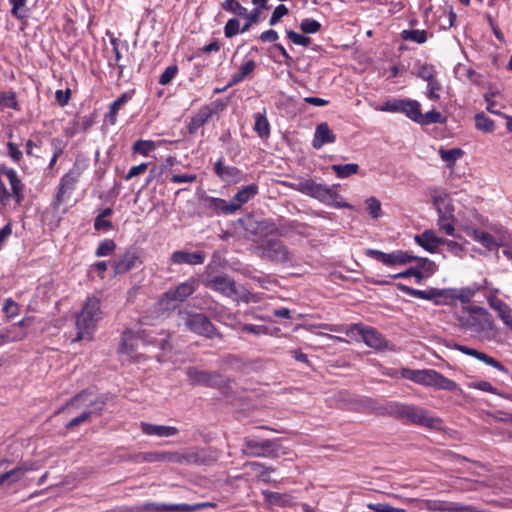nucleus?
<instances>
[{
    "mask_svg": "<svg viewBox=\"0 0 512 512\" xmlns=\"http://www.w3.org/2000/svg\"><path fill=\"white\" fill-rule=\"evenodd\" d=\"M211 204L214 210L226 215L234 214L237 211L232 200L228 203L226 200L221 198H212Z\"/></svg>",
    "mask_w": 512,
    "mask_h": 512,
    "instance_id": "c03bdc74",
    "label": "nucleus"
},
{
    "mask_svg": "<svg viewBox=\"0 0 512 512\" xmlns=\"http://www.w3.org/2000/svg\"><path fill=\"white\" fill-rule=\"evenodd\" d=\"M116 248V244L111 239H105L99 243L95 255L97 257H104L112 254Z\"/></svg>",
    "mask_w": 512,
    "mask_h": 512,
    "instance_id": "864d4df0",
    "label": "nucleus"
},
{
    "mask_svg": "<svg viewBox=\"0 0 512 512\" xmlns=\"http://www.w3.org/2000/svg\"><path fill=\"white\" fill-rule=\"evenodd\" d=\"M160 144V141L138 140L133 144V151L143 156H148L152 151L159 147Z\"/></svg>",
    "mask_w": 512,
    "mask_h": 512,
    "instance_id": "a19ab883",
    "label": "nucleus"
},
{
    "mask_svg": "<svg viewBox=\"0 0 512 512\" xmlns=\"http://www.w3.org/2000/svg\"><path fill=\"white\" fill-rule=\"evenodd\" d=\"M331 169L336 173V176L338 178L344 179L356 174L359 170V165L355 163H349L344 165L333 164L331 166Z\"/></svg>",
    "mask_w": 512,
    "mask_h": 512,
    "instance_id": "ea45409f",
    "label": "nucleus"
},
{
    "mask_svg": "<svg viewBox=\"0 0 512 512\" xmlns=\"http://www.w3.org/2000/svg\"><path fill=\"white\" fill-rule=\"evenodd\" d=\"M122 107L123 106L119 105L116 100L112 102L108 113L105 115V122L109 123L110 125H115L117 122L118 112Z\"/></svg>",
    "mask_w": 512,
    "mask_h": 512,
    "instance_id": "680f3d73",
    "label": "nucleus"
},
{
    "mask_svg": "<svg viewBox=\"0 0 512 512\" xmlns=\"http://www.w3.org/2000/svg\"><path fill=\"white\" fill-rule=\"evenodd\" d=\"M239 33H243L239 19L236 17L229 19L224 26L225 37L232 38Z\"/></svg>",
    "mask_w": 512,
    "mask_h": 512,
    "instance_id": "09e8293b",
    "label": "nucleus"
},
{
    "mask_svg": "<svg viewBox=\"0 0 512 512\" xmlns=\"http://www.w3.org/2000/svg\"><path fill=\"white\" fill-rule=\"evenodd\" d=\"M295 189L305 195L313 197L327 205L336 208H348L350 205L344 201H338L339 194L333 187L316 183L313 180H305L295 184Z\"/></svg>",
    "mask_w": 512,
    "mask_h": 512,
    "instance_id": "423d86ee",
    "label": "nucleus"
},
{
    "mask_svg": "<svg viewBox=\"0 0 512 512\" xmlns=\"http://www.w3.org/2000/svg\"><path fill=\"white\" fill-rule=\"evenodd\" d=\"M138 341H141L144 345H153L165 350L169 344V334L163 330L158 332L155 329H142L137 333L127 330L122 336L120 352L131 355L135 351Z\"/></svg>",
    "mask_w": 512,
    "mask_h": 512,
    "instance_id": "7ed1b4c3",
    "label": "nucleus"
},
{
    "mask_svg": "<svg viewBox=\"0 0 512 512\" xmlns=\"http://www.w3.org/2000/svg\"><path fill=\"white\" fill-rule=\"evenodd\" d=\"M346 335L355 341L362 340L368 347L376 350L389 348L388 341L373 327L353 324L346 330Z\"/></svg>",
    "mask_w": 512,
    "mask_h": 512,
    "instance_id": "9d476101",
    "label": "nucleus"
},
{
    "mask_svg": "<svg viewBox=\"0 0 512 512\" xmlns=\"http://www.w3.org/2000/svg\"><path fill=\"white\" fill-rule=\"evenodd\" d=\"M3 311L9 318H12L18 314L19 307L11 298H8L5 300Z\"/></svg>",
    "mask_w": 512,
    "mask_h": 512,
    "instance_id": "774afa93",
    "label": "nucleus"
},
{
    "mask_svg": "<svg viewBox=\"0 0 512 512\" xmlns=\"http://www.w3.org/2000/svg\"><path fill=\"white\" fill-rule=\"evenodd\" d=\"M4 174L8 178L11 187L10 196H13L17 204H21L24 199V185L18 177L17 172L14 169H6Z\"/></svg>",
    "mask_w": 512,
    "mask_h": 512,
    "instance_id": "cd10ccee",
    "label": "nucleus"
},
{
    "mask_svg": "<svg viewBox=\"0 0 512 512\" xmlns=\"http://www.w3.org/2000/svg\"><path fill=\"white\" fill-rule=\"evenodd\" d=\"M480 289L481 287L477 283L462 288H455V302L459 301L463 305L468 304Z\"/></svg>",
    "mask_w": 512,
    "mask_h": 512,
    "instance_id": "473e14b6",
    "label": "nucleus"
},
{
    "mask_svg": "<svg viewBox=\"0 0 512 512\" xmlns=\"http://www.w3.org/2000/svg\"><path fill=\"white\" fill-rule=\"evenodd\" d=\"M287 14H288V8L283 4L278 5L274 9V11L270 17L269 24L271 26L276 25L280 21V19Z\"/></svg>",
    "mask_w": 512,
    "mask_h": 512,
    "instance_id": "0e129e2a",
    "label": "nucleus"
},
{
    "mask_svg": "<svg viewBox=\"0 0 512 512\" xmlns=\"http://www.w3.org/2000/svg\"><path fill=\"white\" fill-rule=\"evenodd\" d=\"M435 305H455V288H435Z\"/></svg>",
    "mask_w": 512,
    "mask_h": 512,
    "instance_id": "7c9ffc66",
    "label": "nucleus"
},
{
    "mask_svg": "<svg viewBox=\"0 0 512 512\" xmlns=\"http://www.w3.org/2000/svg\"><path fill=\"white\" fill-rule=\"evenodd\" d=\"M23 324L24 320H21L17 324L5 328V331L9 336L10 342L21 341L26 337V332L23 329Z\"/></svg>",
    "mask_w": 512,
    "mask_h": 512,
    "instance_id": "a18cd8bd",
    "label": "nucleus"
},
{
    "mask_svg": "<svg viewBox=\"0 0 512 512\" xmlns=\"http://www.w3.org/2000/svg\"><path fill=\"white\" fill-rule=\"evenodd\" d=\"M140 264L139 256L136 252L127 251L118 260L114 262V273L116 275L124 274Z\"/></svg>",
    "mask_w": 512,
    "mask_h": 512,
    "instance_id": "a878e982",
    "label": "nucleus"
},
{
    "mask_svg": "<svg viewBox=\"0 0 512 512\" xmlns=\"http://www.w3.org/2000/svg\"><path fill=\"white\" fill-rule=\"evenodd\" d=\"M215 174L228 184H237L246 180V176L240 169L230 165H224L222 159H219L214 165Z\"/></svg>",
    "mask_w": 512,
    "mask_h": 512,
    "instance_id": "412c9836",
    "label": "nucleus"
},
{
    "mask_svg": "<svg viewBox=\"0 0 512 512\" xmlns=\"http://www.w3.org/2000/svg\"><path fill=\"white\" fill-rule=\"evenodd\" d=\"M243 453L251 457H271L275 455L274 441L246 438Z\"/></svg>",
    "mask_w": 512,
    "mask_h": 512,
    "instance_id": "f3484780",
    "label": "nucleus"
},
{
    "mask_svg": "<svg viewBox=\"0 0 512 512\" xmlns=\"http://www.w3.org/2000/svg\"><path fill=\"white\" fill-rule=\"evenodd\" d=\"M368 255L389 267L404 266L416 259V256L411 252L403 250L385 253L380 250L371 249L368 251Z\"/></svg>",
    "mask_w": 512,
    "mask_h": 512,
    "instance_id": "4468645a",
    "label": "nucleus"
},
{
    "mask_svg": "<svg viewBox=\"0 0 512 512\" xmlns=\"http://www.w3.org/2000/svg\"><path fill=\"white\" fill-rule=\"evenodd\" d=\"M418 76L426 82L435 79V70L431 65H422L418 70Z\"/></svg>",
    "mask_w": 512,
    "mask_h": 512,
    "instance_id": "338daca9",
    "label": "nucleus"
},
{
    "mask_svg": "<svg viewBox=\"0 0 512 512\" xmlns=\"http://www.w3.org/2000/svg\"><path fill=\"white\" fill-rule=\"evenodd\" d=\"M12 5L11 13L18 19H22L26 16L23 8L26 5L27 0H9Z\"/></svg>",
    "mask_w": 512,
    "mask_h": 512,
    "instance_id": "052dcab7",
    "label": "nucleus"
},
{
    "mask_svg": "<svg viewBox=\"0 0 512 512\" xmlns=\"http://www.w3.org/2000/svg\"><path fill=\"white\" fill-rule=\"evenodd\" d=\"M187 376L192 383L213 385L215 383L216 376L210 372L198 370L196 368H189L187 370Z\"/></svg>",
    "mask_w": 512,
    "mask_h": 512,
    "instance_id": "c756f323",
    "label": "nucleus"
},
{
    "mask_svg": "<svg viewBox=\"0 0 512 512\" xmlns=\"http://www.w3.org/2000/svg\"><path fill=\"white\" fill-rule=\"evenodd\" d=\"M255 67L256 63L253 59L245 60L239 67L238 72L232 75L229 86H233L242 82L249 74L254 71Z\"/></svg>",
    "mask_w": 512,
    "mask_h": 512,
    "instance_id": "2f4dec72",
    "label": "nucleus"
},
{
    "mask_svg": "<svg viewBox=\"0 0 512 512\" xmlns=\"http://www.w3.org/2000/svg\"><path fill=\"white\" fill-rule=\"evenodd\" d=\"M431 199L438 213L437 225L439 231L448 236H454L455 208L450 195L442 189H434L431 192Z\"/></svg>",
    "mask_w": 512,
    "mask_h": 512,
    "instance_id": "39448f33",
    "label": "nucleus"
},
{
    "mask_svg": "<svg viewBox=\"0 0 512 512\" xmlns=\"http://www.w3.org/2000/svg\"><path fill=\"white\" fill-rule=\"evenodd\" d=\"M141 430L145 435L156 436L159 438L173 437L179 433V429L175 426L158 425L148 422H141Z\"/></svg>",
    "mask_w": 512,
    "mask_h": 512,
    "instance_id": "b1692460",
    "label": "nucleus"
},
{
    "mask_svg": "<svg viewBox=\"0 0 512 512\" xmlns=\"http://www.w3.org/2000/svg\"><path fill=\"white\" fill-rule=\"evenodd\" d=\"M454 348L460 352H462L463 354H466V355H469V356H472L476 359H478L479 361H482L484 362L485 364L503 372V373H507V368L502 364L500 363L499 361H497L496 359L488 356L487 354L485 353H482L476 349H473V348H470V347H467V346H464V345H461V344H455L454 345Z\"/></svg>",
    "mask_w": 512,
    "mask_h": 512,
    "instance_id": "5701e85b",
    "label": "nucleus"
},
{
    "mask_svg": "<svg viewBox=\"0 0 512 512\" xmlns=\"http://www.w3.org/2000/svg\"><path fill=\"white\" fill-rule=\"evenodd\" d=\"M488 303L492 309H494L497 312L498 317L503 321L505 318H508V316L512 313V309L510 306L505 303L503 300L495 297L490 296L488 298Z\"/></svg>",
    "mask_w": 512,
    "mask_h": 512,
    "instance_id": "e433bc0d",
    "label": "nucleus"
},
{
    "mask_svg": "<svg viewBox=\"0 0 512 512\" xmlns=\"http://www.w3.org/2000/svg\"><path fill=\"white\" fill-rule=\"evenodd\" d=\"M102 318L99 299L88 298L76 317L77 335L72 339V343L82 340L92 341L97 329V324Z\"/></svg>",
    "mask_w": 512,
    "mask_h": 512,
    "instance_id": "f03ea898",
    "label": "nucleus"
},
{
    "mask_svg": "<svg viewBox=\"0 0 512 512\" xmlns=\"http://www.w3.org/2000/svg\"><path fill=\"white\" fill-rule=\"evenodd\" d=\"M463 312L467 315L458 317L459 325L470 331L477 333L492 330L493 322L491 321L486 309L480 306L464 307Z\"/></svg>",
    "mask_w": 512,
    "mask_h": 512,
    "instance_id": "6e6552de",
    "label": "nucleus"
},
{
    "mask_svg": "<svg viewBox=\"0 0 512 512\" xmlns=\"http://www.w3.org/2000/svg\"><path fill=\"white\" fill-rule=\"evenodd\" d=\"M287 37L291 40L293 44L304 47L308 46L311 42V39L309 37H306L294 31H288Z\"/></svg>",
    "mask_w": 512,
    "mask_h": 512,
    "instance_id": "e2e57ef3",
    "label": "nucleus"
},
{
    "mask_svg": "<svg viewBox=\"0 0 512 512\" xmlns=\"http://www.w3.org/2000/svg\"><path fill=\"white\" fill-rule=\"evenodd\" d=\"M413 261L417 262L415 268H418L419 271L422 272L421 281L424 278L430 277L438 270L437 264L428 258L416 257V259H414Z\"/></svg>",
    "mask_w": 512,
    "mask_h": 512,
    "instance_id": "c9c22d12",
    "label": "nucleus"
},
{
    "mask_svg": "<svg viewBox=\"0 0 512 512\" xmlns=\"http://www.w3.org/2000/svg\"><path fill=\"white\" fill-rule=\"evenodd\" d=\"M261 15L262 12L258 11V9H252L251 11H248L247 15L242 17L245 19V23L242 26V32L249 31L254 24L258 23L260 21Z\"/></svg>",
    "mask_w": 512,
    "mask_h": 512,
    "instance_id": "603ef678",
    "label": "nucleus"
},
{
    "mask_svg": "<svg viewBox=\"0 0 512 512\" xmlns=\"http://www.w3.org/2000/svg\"><path fill=\"white\" fill-rule=\"evenodd\" d=\"M401 38L404 41H410L417 44H423L427 41V32L418 29H406L401 32Z\"/></svg>",
    "mask_w": 512,
    "mask_h": 512,
    "instance_id": "58836bf2",
    "label": "nucleus"
},
{
    "mask_svg": "<svg viewBox=\"0 0 512 512\" xmlns=\"http://www.w3.org/2000/svg\"><path fill=\"white\" fill-rule=\"evenodd\" d=\"M254 130L257 132L259 137L267 138L270 134V125L267 118L260 113L255 114Z\"/></svg>",
    "mask_w": 512,
    "mask_h": 512,
    "instance_id": "37998d69",
    "label": "nucleus"
},
{
    "mask_svg": "<svg viewBox=\"0 0 512 512\" xmlns=\"http://www.w3.org/2000/svg\"><path fill=\"white\" fill-rule=\"evenodd\" d=\"M82 171L83 168L76 163L66 174L62 176L54 202L55 208L60 207L62 203L66 202L71 197Z\"/></svg>",
    "mask_w": 512,
    "mask_h": 512,
    "instance_id": "f8f14e48",
    "label": "nucleus"
},
{
    "mask_svg": "<svg viewBox=\"0 0 512 512\" xmlns=\"http://www.w3.org/2000/svg\"><path fill=\"white\" fill-rule=\"evenodd\" d=\"M185 327L197 334L211 337L214 334V327L209 319L203 314L188 315L185 320Z\"/></svg>",
    "mask_w": 512,
    "mask_h": 512,
    "instance_id": "6ab92c4d",
    "label": "nucleus"
},
{
    "mask_svg": "<svg viewBox=\"0 0 512 512\" xmlns=\"http://www.w3.org/2000/svg\"><path fill=\"white\" fill-rule=\"evenodd\" d=\"M261 256L276 263L292 262L293 256L287 247L279 240H268L261 247Z\"/></svg>",
    "mask_w": 512,
    "mask_h": 512,
    "instance_id": "2eb2a0df",
    "label": "nucleus"
},
{
    "mask_svg": "<svg viewBox=\"0 0 512 512\" xmlns=\"http://www.w3.org/2000/svg\"><path fill=\"white\" fill-rule=\"evenodd\" d=\"M391 412L417 425L434 429L441 427L439 418L431 416L426 410L414 405L395 403L392 405Z\"/></svg>",
    "mask_w": 512,
    "mask_h": 512,
    "instance_id": "0eeeda50",
    "label": "nucleus"
},
{
    "mask_svg": "<svg viewBox=\"0 0 512 512\" xmlns=\"http://www.w3.org/2000/svg\"><path fill=\"white\" fill-rule=\"evenodd\" d=\"M398 289L400 291L406 293L409 296L423 299V300H429L432 302L434 301V296H435V288L434 287L429 288L427 290H418V289L411 288L404 284H398Z\"/></svg>",
    "mask_w": 512,
    "mask_h": 512,
    "instance_id": "f704fd0d",
    "label": "nucleus"
},
{
    "mask_svg": "<svg viewBox=\"0 0 512 512\" xmlns=\"http://www.w3.org/2000/svg\"><path fill=\"white\" fill-rule=\"evenodd\" d=\"M414 241L429 253H435L438 248L445 243V240L439 238L436 233L430 229L415 235Z\"/></svg>",
    "mask_w": 512,
    "mask_h": 512,
    "instance_id": "4be33fe9",
    "label": "nucleus"
},
{
    "mask_svg": "<svg viewBox=\"0 0 512 512\" xmlns=\"http://www.w3.org/2000/svg\"><path fill=\"white\" fill-rule=\"evenodd\" d=\"M439 156L448 168H452L455 163L462 158L464 152L460 148L445 149L441 147L438 151Z\"/></svg>",
    "mask_w": 512,
    "mask_h": 512,
    "instance_id": "72a5a7b5",
    "label": "nucleus"
},
{
    "mask_svg": "<svg viewBox=\"0 0 512 512\" xmlns=\"http://www.w3.org/2000/svg\"><path fill=\"white\" fill-rule=\"evenodd\" d=\"M366 506L374 512H405L404 509L393 507L387 503H368Z\"/></svg>",
    "mask_w": 512,
    "mask_h": 512,
    "instance_id": "13d9d810",
    "label": "nucleus"
},
{
    "mask_svg": "<svg viewBox=\"0 0 512 512\" xmlns=\"http://www.w3.org/2000/svg\"><path fill=\"white\" fill-rule=\"evenodd\" d=\"M257 193L258 186L256 184H250L240 189L231 199L236 210H239L243 204L254 198Z\"/></svg>",
    "mask_w": 512,
    "mask_h": 512,
    "instance_id": "c85d7f7f",
    "label": "nucleus"
},
{
    "mask_svg": "<svg viewBox=\"0 0 512 512\" xmlns=\"http://www.w3.org/2000/svg\"><path fill=\"white\" fill-rule=\"evenodd\" d=\"M400 375L402 378L418 385L432 387L438 390L455 391L458 388V384L455 381L445 377L434 369L402 368Z\"/></svg>",
    "mask_w": 512,
    "mask_h": 512,
    "instance_id": "20e7f679",
    "label": "nucleus"
},
{
    "mask_svg": "<svg viewBox=\"0 0 512 512\" xmlns=\"http://www.w3.org/2000/svg\"><path fill=\"white\" fill-rule=\"evenodd\" d=\"M440 89L441 85L436 79L427 82L426 97L430 100H438L440 98Z\"/></svg>",
    "mask_w": 512,
    "mask_h": 512,
    "instance_id": "bf43d9fd",
    "label": "nucleus"
},
{
    "mask_svg": "<svg viewBox=\"0 0 512 512\" xmlns=\"http://www.w3.org/2000/svg\"><path fill=\"white\" fill-rule=\"evenodd\" d=\"M335 140L336 136L327 123L324 122L317 125L313 139V147L315 149H320L323 145L328 143H334Z\"/></svg>",
    "mask_w": 512,
    "mask_h": 512,
    "instance_id": "bb28decb",
    "label": "nucleus"
},
{
    "mask_svg": "<svg viewBox=\"0 0 512 512\" xmlns=\"http://www.w3.org/2000/svg\"><path fill=\"white\" fill-rule=\"evenodd\" d=\"M463 230L468 236L472 237L474 241L480 243L489 251L505 246L509 241V236L500 226L492 227V233L471 226H465Z\"/></svg>",
    "mask_w": 512,
    "mask_h": 512,
    "instance_id": "1a4fd4ad",
    "label": "nucleus"
},
{
    "mask_svg": "<svg viewBox=\"0 0 512 512\" xmlns=\"http://www.w3.org/2000/svg\"><path fill=\"white\" fill-rule=\"evenodd\" d=\"M367 210L373 219H377L381 216V203L375 197H369L365 201Z\"/></svg>",
    "mask_w": 512,
    "mask_h": 512,
    "instance_id": "5fc2aeb1",
    "label": "nucleus"
},
{
    "mask_svg": "<svg viewBox=\"0 0 512 512\" xmlns=\"http://www.w3.org/2000/svg\"><path fill=\"white\" fill-rule=\"evenodd\" d=\"M178 69L176 66H168L164 72L160 75L159 83L161 85L169 84L172 79L176 76Z\"/></svg>",
    "mask_w": 512,
    "mask_h": 512,
    "instance_id": "69168bd1",
    "label": "nucleus"
},
{
    "mask_svg": "<svg viewBox=\"0 0 512 512\" xmlns=\"http://www.w3.org/2000/svg\"><path fill=\"white\" fill-rule=\"evenodd\" d=\"M205 260V254L201 251L187 252V251H175L171 255V262L173 264H188V265H200Z\"/></svg>",
    "mask_w": 512,
    "mask_h": 512,
    "instance_id": "393cba45",
    "label": "nucleus"
},
{
    "mask_svg": "<svg viewBox=\"0 0 512 512\" xmlns=\"http://www.w3.org/2000/svg\"><path fill=\"white\" fill-rule=\"evenodd\" d=\"M26 472L27 469H24L23 467H17L4 474H1V477L4 483L12 484L21 480Z\"/></svg>",
    "mask_w": 512,
    "mask_h": 512,
    "instance_id": "8fccbe9b",
    "label": "nucleus"
},
{
    "mask_svg": "<svg viewBox=\"0 0 512 512\" xmlns=\"http://www.w3.org/2000/svg\"><path fill=\"white\" fill-rule=\"evenodd\" d=\"M149 462H168L182 465L198 464L201 462L199 451L196 448H187L178 451H157L145 456Z\"/></svg>",
    "mask_w": 512,
    "mask_h": 512,
    "instance_id": "9b49d317",
    "label": "nucleus"
},
{
    "mask_svg": "<svg viewBox=\"0 0 512 512\" xmlns=\"http://www.w3.org/2000/svg\"><path fill=\"white\" fill-rule=\"evenodd\" d=\"M402 114L417 123L421 114V104L417 100L406 99Z\"/></svg>",
    "mask_w": 512,
    "mask_h": 512,
    "instance_id": "4c0bfd02",
    "label": "nucleus"
},
{
    "mask_svg": "<svg viewBox=\"0 0 512 512\" xmlns=\"http://www.w3.org/2000/svg\"><path fill=\"white\" fill-rule=\"evenodd\" d=\"M155 512H195L206 507H214L210 502L196 503V504H164V503H151L147 505Z\"/></svg>",
    "mask_w": 512,
    "mask_h": 512,
    "instance_id": "aec40b11",
    "label": "nucleus"
},
{
    "mask_svg": "<svg viewBox=\"0 0 512 512\" xmlns=\"http://www.w3.org/2000/svg\"><path fill=\"white\" fill-rule=\"evenodd\" d=\"M206 286L233 300L243 298V294L236 287L235 282L228 276H216L206 283Z\"/></svg>",
    "mask_w": 512,
    "mask_h": 512,
    "instance_id": "a211bd4d",
    "label": "nucleus"
},
{
    "mask_svg": "<svg viewBox=\"0 0 512 512\" xmlns=\"http://www.w3.org/2000/svg\"><path fill=\"white\" fill-rule=\"evenodd\" d=\"M444 117L442 114L436 110L428 111L425 114H420V118L418 119V124L421 125H428V124H434V123H443Z\"/></svg>",
    "mask_w": 512,
    "mask_h": 512,
    "instance_id": "de8ad7c7",
    "label": "nucleus"
},
{
    "mask_svg": "<svg viewBox=\"0 0 512 512\" xmlns=\"http://www.w3.org/2000/svg\"><path fill=\"white\" fill-rule=\"evenodd\" d=\"M300 28L303 33L313 34L320 30L321 24L315 19L306 18L301 21Z\"/></svg>",
    "mask_w": 512,
    "mask_h": 512,
    "instance_id": "4d7b16f0",
    "label": "nucleus"
},
{
    "mask_svg": "<svg viewBox=\"0 0 512 512\" xmlns=\"http://www.w3.org/2000/svg\"><path fill=\"white\" fill-rule=\"evenodd\" d=\"M475 127L484 133H491L495 130V123L484 113H478L475 115Z\"/></svg>",
    "mask_w": 512,
    "mask_h": 512,
    "instance_id": "79ce46f5",
    "label": "nucleus"
},
{
    "mask_svg": "<svg viewBox=\"0 0 512 512\" xmlns=\"http://www.w3.org/2000/svg\"><path fill=\"white\" fill-rule=\"evenodd\" d=\"M223 10L228 13L234 14L239 17H243L247 15L249 11L246 7H244L239 1L229 4H222Z\"/></svg>",
    "mask_w": 512,
    "mask_h": 512,
    "instance_id": "6e6d98bb",
    "label": "nucleus"
},
{
    "mask_svg": "<svg viewBox=\"0 0 512 512\" xmlns=\"http://www.w3.org/2000/svg\"><path fill=\"white\" fill-rule=\"evenodd\" d=\"M104 405L92 391H83L76 395L63 410L68 413H78L66 425L67 428L76 427L86 422L93 414H99Z\"/></svg>",
    "mask_w": 512,
    "mask_h": 512,
    "instance_id": "f257e3e1",
    "label": "nucleus"
},
{
    "mask_svg": "<svg viewBox=\"0 0 512 512\" xmlns=\"http://www.w3.org/2000/svg\"><path fill=\"white\" fill-rule=\"evenodd\" d=\"M405 100L406 99L393 98L384 102L383 105L377 109L383 112L402 113Z\"/></svg>",
    "mask_w": 512,
    "mask_h": 512,
    "instance_id": "49530a36",
    "label": "nucleus"
},
{
    "mask_svg": "<svg viewBox=\"0 0 512 512\" xmlns=\"http://www.w3.org/2000/svg\"><path fill=\"white\" fill-rule=\"evenodd\" d=\"M0 105L3 108H10V109L17 110L19 107H18V102H17L15 92L6 91V92L1 93Z\"/></svg>",
    "mask_w": 512,
    "mask_h": 512,
    "instance_id": "3c124183",
    "label": "nucleus"
},
{
    "mask_svg": "<svg viewBox=\"0 0 512 512\" xmlns=\"http://www.w3.org/2000/svg\"><path fill=\"white\" fill-rule=\"evenodd\" d=\"M198 283L195 279H189L179 284L174 289L168 290L160 300V306L169 309L175 306L176 302H182L189 297L197 288Z\"/></svg>",
    "mask_w": 512,
    "mask_h": 512,
    "instance_id": "ddd939ff",
    "label": "nucleus"
},
{
    "mask_svg": "<svg viewBox=\"0 0 512 512\" xmlns=\"http://www.w3.org/2000/svg\"><path fill=\"white\" fill-rule=\"evenodd\" d=\"M224 108V104L217 100L209 105H203L198 112L191 117V120L187 126L190 134H195L197 131L204 126L212 116L219 110Z\"/></svg>",
    "mask_w": 512,
    "mask_h": 512,
    "instance_id": "dca6fc26",
    "label": "nucleus"
}]
</instances>
